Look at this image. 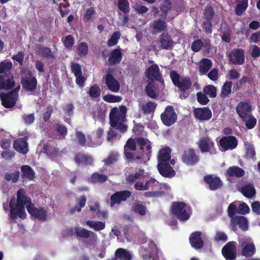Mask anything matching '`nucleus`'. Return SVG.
<instances>
[{
	"label": "nucleus",
	"instance_id": "29",
	"mask_svg": "<svg viewBox=\"0 0 260 260\" xmlns=\"http://www.w3.org/2000/svg\"><path fill=\"white\" fill-rule=\"evenodd\" d=\"M137 144L140 147V149L143 152H145V147H146V154L149 157L152 152L151 142L147 139L143 137H138L136 138Z\"/></svg>",
	"mask_w": 260,
	"mask_h": 260
},
{
	"label": "nucleus",
	"instance_id": "2",
	"mask_svg": "<svg viewBox=\"0 0 260 260\" xmlns=\"http://www.w3.org/2000/svg\"><path fill=\"white\" fill-rule=\"evenodd\" d=\"M127 109L121 105L111 109L109 114V123L111 127H114L121 133H124L127 129V125L124 124L125 120Z\"/></svg>",
	"mask_w": 260,
	"mask_h": 260
},
{
	"label": "nucleus",
	"instance_id": "42",
	"mask_svg": "<svg viewBox=\"0 0 260 260\" xmlns=\"http://www.w3.org/2000/svg\"><path fill=\"white\" fill-rule=\"evenodd\" d=\"M156 107V103L149 101L142 106L141 110L144 114H149L154 112Z\"/></svg>",
	"mask_w": 260,
	"mask_h": 260
},
{
	"label": "nucleus",
	"instance_id": "63",
	"mask_svg": "<svg viewBox=\"0 0 260 260\" xmlns=\"http://www.w3.org/2000/svg\"><path fill=\"white\" fill-rule=\"evenodd\" d=\"M255 151L253 145L248 144L246 147V156L248 159L255 158Z\"/></svg>",
	"mask_w": 260,
	"mask_h": 260
},
{
	"label": "nucleus",
	"instance_id": "27",
	"mask_svg": "<svg viewBox=\"0 0 260 260\" xmlns=\"http://www.w3.org/2000/svg\"><path fill=\"white\" fill-rule=\"evenodd\" d=\"M150 27L152 28V34H157L167 29V24L165 20L157 19L153 21L150 24Z\"/></svg>",
	"mask_w": 260,
	"mask_h": 260
},
{
	"label": "nucleus",
	"instance_id": "35",
	"mask_svg": "<svg viewBox=\"0 0 260 260\" xmlns=\"http://www.w3.org/2000/svg\"><path fill=\"white\" fill-rule=\"evenodd\" d=\"M212 62L209 58L202 59L199 66V71L201 75L206 74L212 67Z\"/></svg>",
	"mask_w": 260,
	"mask_h": 260
},
{
	"label": "nucleus",
	"instance_id": "12",
	"mask_svg": "<svg viewBox=\"0 0 260 260\" xmlns=\"http://www.w3.org/2000/svg\"><path fill=\"white\" fill-rule=\"evenodd\" d=\"M182 161L188 166H194L199 161V156L193 148L185 150L182 155Z\"/></svg>",
	"mask_w": 260,
	"mask_h": 260
},
{
	"label": "nucleus",
	"instance_id": "32",
	"mask_svg": "<svg viewBox=\"0 0 260 260\" xmlns=\"http://www.w3.org/2000/svg\"><path fill=\"white\" fill-rule=\"evenodd\" d=\"M171 148L169 147L161 149L157 155L158 163L169 162L171 157Z\"/></svg>",
	"mask_w": 260,
	"mask_h": 260
},
{
	"label": "nucleus",
	"instance_id": "14",
	"mask_svg": "<svg viewBox=\"0 0 260 260\" xmlns=\"http://www.w3.org/2000/svg\"><path fill=\"white\" fill-rule=\"evenodd\" d=\"M194 117L200 121L209 120L212 117V112L208 107L196 108L193 110Z\"/></svg>",
	"mask_w": 260,
	"mask_h": 260
},
{
	"label": "nucleus",
	"instance_id": "46",
	"mask_svg": "<svg viewBox=\"0 0 260 260\" xmlns=\"http://www.w3.org/2000/svg\"><path fill=\"white\" fill-rule=\"evenodd\" d=\"M132 208L136 213H138L140 215L144 216L146 213V206L138 202L133 203Z\"/></svg>",
	"mask_w": 260,
	"mask_h": 260
},
{
	"label": "nucleus",
	"instance_id": "55",
	"mask_svg": "<svg viewBox=\"0 0 260 260\" xmlns=\"http://www.w3.org/2000/svg\"><path fill=\"white\" fill-rule=\"evenodd\" d=\"M118 7L119 9L123 13L127 14L129 13V5L127 0H118Z\"/></svg>",
	"mask_w": 260,
	"mask_h": 260
},
{
	"label": "nucleus",
	"instance_id": "8",
	"mask_svg": "<svg viewBox=\"0 0 260 260\" xmlns=\"http://www.w3.org/2000/svg\"><path fill=\"white\" fill-rule=\"evenodd\" d=\"M236 110L242 120H246L252 114V106L248 102H240L237 105Z\"/></svg>",
	"mask_w": 260,
	"mask_h": 260
},
{
	"label": "nucleus",
	"instance_id": "15",
	"mask_svg": "<svg viewBox=\"0 0 260 260\" xmlns=\"http://www.w3.org/2000/svg\"><path fill=\"white\" fill-rule=\"evenodd\" d=\"M105 83L108 88L113 92H117L119 91L120 86L118 81L114 78L110 71H108L104 76Z\"/></svg>",
	"mask_w": 260,
	"mask_h": 260
},
{
	"label": "nucleus",
	"instance_id": "26",
	"mask_svg": "<svg viewBox=\"0 0 260 260\" xmlns=\"http://www.w3.org/2000/svg\"><path fill=\"white\" fill-rule=\"evenodd\" d=\"M14 149L18 152L23 154H25L28 151L27 138H20L14 141L13 143Z\"/></svg>",
	"mask_w": 260,
	"mask_h": 260
},
{
	"label": "nucleus",
	"instance_id": "37",
	"mask_svg": "<svg viewBox=\"0 0 260 260\" xmlns=\"http://www.w3.org/2000/svg\"><path fill=\"white\" fill-rule=\"evenodd\" d=\"M145 174V171L143 169H139L138 172L135 173L129 174L126 177V182L129 184H132L136 180L141 178H145L146 176Z\"/></svg>",
	"mask_w": 260,
	"mask_h": 260
},
{
	"label": "nucleus",
	"instance_id": "5",
	"mask_svg": "<svg viewBox=\"0 0 260 260\" xmlns=\"http://www.w3.org/2000/svg\"><path fill=\"white\" fill-rule=\"evenodd\" d=\"M22 72L24 73V75H22L21 79L22 88L26 92H34L37 89L38 84L37 78L32 76L29 70Z\"/></svg>",
	"mask_w": 260,
	"mask_h": 260
},
{
	"label": "nucleus",
	"instance_id": "13",
	"mask_svg": "<svg viewBox=\"0 0 260 260\" xmlns=\"http://www.w3.org/2000/svg\"><path fill=\"white\" fill-rule=\"evenodd\" d=\"M204 180L209 185V189L210 190H216L223 186V183L220 178L211 174L205 176Z\"/></svg>",
	"mask_w": 260,
	"mask_h": 260
},
{
	"label": "nucleus",
	"instance_id": "19",
	"mask_svg": "<svg viewBox=\"0 0 260 260\" xmlns=\"http://www.w3.org/2000/svg\"><path fill=\"white\" fill-rule=\"evenodd\" d=\"M231 227L232 230L236 232L237 230V225L243 231H246L248 229V221L243 216H235L231 219Z\"/></svg>",
	"mask_w": 260,
	"mask_h": 260
},
{
	"label": "nucleus",
	"instance_id": "9",
	"mask_svg": "<svg viewBox=\"0 0 260 260\" xmlns=\"http://www.w3.org/2000/svg\"><path fill=\"white\" fill-rule=\"evenodd\" d=\"M238 140L235 136H228L222 137L219 140L220 147L224 150H233L238 145Z\"/></svg>",
	"mask_w": 260,
	"mask_h": 260
},
{
	"label": "nucleus",
	"instance_id": "60",
	"mask_svg": "<svg viewBox=\"0 0 260 260\" xmlns=\"http://www.w3.org/2000/svg\"><path fill=\"white\" fill-rule=\"evenodd\" d=\"M75 43L74 37L69 35L66 37L64 41H63V45L66 49L71 50Z\"/></svg>",
	"mask_w": 260,
	"mask_h": 260
},
{
	"label": "nucleus",
	"instance_id": "30",
	"mask_svg": "<svg viewBox=\"0 0 260 260\" xmlns=\"http://www.w3.org/2000/svg\"><path fill=\"white\" fill-rule=\"evenodd\" d=\"M21 178L23 181L28 179L32 181L36 178L34 170L28 165H22L21 168Z\"/></svg>",
	"mask_w": 260,
	"mask_h": 260
},
{
	"label": "nucleus",
	"instance_id": "10",
	"mask_svg": "<svg viewBox=\"0 0 260 260\" xmlns=\"http://www.w3.org/2000/svg\"><path fill=\"white\" fill-rule=\"evenodd\" d=\"M236 242H229L222 248L221 252L226 260H235L237 257Z\"/></svg>",
	"mask_w": 260,
	"mask_h": 260
},
{
	"label": "nucleus",
	"instance_id": "39",
	"mask_svg": "<svg viewBox=\"0 0 260 260\" xmlns=\"http://www.w3.org/2000/svg\"><path fill=\"white\" fill-rule=\"evenodd\" d=\"M13 67L10 60H5L0 62V75L11 74L10 71Z\"/></svg>",
	"mask_w": 260,
	"mask_h": 260
},
{
	"label": "nucleus",
	"instance_id": "44",
	"mask_svg": "<svg viewBox=\"0 0 260 260\" xmlns=\"http://www.w3.org/2000/svg\"><path fill=\"white\" fill-rule=\"evenodd\" d=\"M38 52L42 57L46 58H55V56L50 48L41 46L38 48Z\"/></svg>",
	"mask_w": 260,
	"mask_h": 260
},
{
	"label": "nucleus",
	"instance_id": "3",
	"mask_svg": "<svg viewBox=\"0 0 260 260\" xmlns=\"http://www.w3.org/2000/svg\"><path fill=\"white\" fill-rule=\"evenodd\" d=\"M170 77L173 84L178 88L180 96L184 99L187 98L192 86L190 78L188 76H182L175 70L170 71Z\"/></svg>",
	"mask_w": 260,
	"mask_h": 260
},
{
	"label": "nucleus",
	"instance_id": "7",
	"mask_svg": "<svg viewBox=\"0 0 260 260\" xmlns=\"http://www.w3.org/2000/svg\"><path fill=\"white\" fill-rule=\"evenodd\" d=\"M229 61L235 65H242L245 62V52L243 49L237 48L232 50L229 55Z\"/></svg>",
	"mask_w": 260,
	"mask_h": 260
},
{
	"label": "nucleus",
	"instance_id": "43",
	"mask_svg": "<svg viewBox=\"0 0 260 260\" xmlns=\"http://www.w3.org/2000/svg\"><path fill=\"white\" fill-rule=\"evenodd\" d=\"M86 224L90 228L93 229L95 231H100L105 228L106 225L104 222L94 220H87Z\"/></svg>",
	"mask_w": 260,
	"mask_h": 260
},
{
	"label": "nucleus",
	"instance_id": "50",
	"mask_svg": "<svg viewBox=\"0 0 260 260\" xmlns=\"http://www.w3.org/2000/svg\"><path fill=\"white\" fill-rule=\"evenodd\" d=\"M137 142L134 139H128L124 146V153L128 151H134L137 149Z\"/></svg>",
	"mask_w": 260,
	"mask_h": 260
},
{
	"label": "nucleus",
	"instance_id": "1",
	"mask_svg": "<svg viewBox=\"0 0 260 260\" xmlns=\"http://www.w3.org/2000/svg\"><path fill=\"white\" fill-rule=\"evenodd\" d=\"M32 204L31 198L27 196L24 189L19 188L17 191V200L15 205L13 204L12 201L9 204L10 217L12 219H15L17 216L21 219L25 218L26 213L25 211L24 206H26L27 209L28 207L31 206Z\"/></svg>",
	"mask_w": 260,
	"mask_h": 260
},
{
	"label": "nucleus",
	"instance_id": "62",
	"mask_svg": "<svg viewBox=\"0 0 260 260\" xmlns=\"http://www.w3.org/2000/svg\"><path fill=\"white\" fill-rule=\"evenodd\" d=\"M119 156V154L116 152H112L108 156L107 158L104 160L105 164L106 166H110L115 162Z\"/></svg>",
	"mask_w": 260,
	"mask_h": 260
},
{
	"label": "nucleus",
	"instance_id": "56",
	"mask_svg": "<svg viewBox=\"0 0 260 260\" xmlns=\"http://www.w3.org/2000/svg\"><path fill=\"white\" fill-rule=\"evenodd\" d=\"M223 28H224V31H223V34L221 36V40L226 43H230L231 41V30L226 24H225L224 26H221V29H222Z\"/></svg>",
	"mask_w": 260,
	"mask_h": 260
},
{
	"label": "nucleus",
	"instance_id": "17",
	"mask_svg": "<svg viewBox=\"0 0 260 260\" xmlns=\"http://www.w3.org/2000/svg\"><path fill=\"white\" fill-rule=\"evenodd\" d=\"M202 153L208 152L214 147V143L209 136H204L197 143Z\"/></svg>",
	"mask_w": 260,
	"mask_h": 260
},
{
	"label": "nucleus",
	"instance_id": "47",
	"mask_svg": "<svg viewBox=\"0 0 260 260\" xmlns=\"http://www.w3.org/2000/svg\"><path fill=\"white\" fill-rule=\"evenodd\" d=\"M77 54L82 57L85 56L88 53V46L86 43L81 42L79 44L77 47Z\"/></svg>",
	"mask_w": 260,
	"mask_h": 260
},
{
	"label": "nucleus",
	"instance_id": "18",
	"mask_svg": "<svg viewBox=\"0 0 260 260\" xmlns=\"http://www.w3.org/2000/svg\"><path fill=\"white\" fill-rule=\"evenodd\" d=\"M145 76L150 81H160L162 79L158 66L154 63L150 66L145 72Z\"/></svg>",
	"mask_w": 260,
	"mask_h": 260
},
{
	"label": "nucleus",
	"instance_id": "41",
	"mask_svg": "<svg viewBox=\"0 0 260 260\" xmlns=\"http://www.w3.org/2000/svg\"><path fill=\"white\" fill-rule=\"evenodd\" d=\"M115 255L120 260H131L132 258V254L129 251L121 248L115 251Z\"/></svg>",
	"mask_w": 260,
	"mask_h": 260
},
{
	"label": "nucleus",
	"instance_id": "61",
	"mask_svg": "<svg viewBox=\"0 0 260 260\" xmlns=\"http://www.w3.org/2000/svg\"><path fill=\"white\" fill-rule=\"evenodd\" d=\"M103 99L105 101L108 103L120 102L122 100L121 96L111 94H108L104 95Z\"/></svg>",
	"mask_w": 260,
	"mask_h": 260
},
{
	"label": "nucleus",
	"instance_id": "28",
	"mask_svg": "<svg viewBox=\"0 0 260 260\" xmlns=\"http://www.w3.org/2000/svg\"><path fill=\"white\" fill-rule=\"evenodd\" d=\"M122 56L121 49L118 47L110 52L108 59L109 63L111 65L119 64L122 59Z\"/></svg>",
	"mask_w": 260,
	"mask_h": 260
},
{
	"label": "nucleus",
	"instance_id": "59",
	"mask_svg": "<svg viewBox=\"0 0 260 260\" xmlns=\"http://www.w3.org/2000/svg\"><path fill=\"white\" fill-rule=\"evenodd\" d=\"M120 33L119 31H115L108 40L107 45L109 47H112L116 45L120 38Z\"/></svg>",
	"mask_w": 260,
	"mask_h": 260
},
{
	"label": "nucleus",
	"instance_id": "48",
	"mask_svg": "<svg viewBox=\"0 0 260 260\" xmlns=\"http://www.w3.org/2000/svg\"><path fill=\"white\" fill-rule=\"evenodd\" d=\"M233 82L231 81H226L221 87V96L222 98L227 97L232 92Z\"/></svg>",
	"mask_w": 260,
	"mask_h": 260
},
{
	"label": "nucleus",
	"instance_id": "54",
	"mask_svg": "<svg viewBox=\"0 0 260 260\" xmlns=\"http://www.w3.org/2000/svg\"><path fill=\"white\" fill-rule=\"evenodd\" d=\"M20 177V172L19 171H16L12 174L6 173L4 175L5 180L8 181H12L13 183H16L18 181Z\"/></svg>",
	"mask_w": 260,
	"mask_h": 260
},
{
	"label": "nucleus",
	"instance_id": "49",
	"mask_svg": "<svg viewBox=\"0 0 260 260\" xmlns=\"http://www.w3.org/2000/svg\"><path fill=\"white\" fill-rule=\"evenodd\" d=\"M145 91L147 95L151 99H156L157 94L155 90V86L151 81H149L145 87Z\"/></svg>",
	"mask_w": 260,
	"mask_h": 260
},
{
	"label": "nucleus",
	"instance_id": "33",
	"mask_svg": "<svg viewBox=\"0 0 260 260\" xmlns=\"http://www.w3.org/2000/svg\"><path fill=\"white\" fill-rule=\"evenodd\" d=\"M159 42L163 49L168 50L173 46V41L168 34L162 33L159 37Z\"/></svg>",
	"mask_w": 260,
	"mask_h": 260
},
{
	"label": "nucleus",
	"instance_id": "31",
	"mask_svg": "<svg viewBox=\"0 0 260 260\" xmlns=\"http://www.w3.org/2000/svg\"><path fill=\"white\" fill-rule=\"evenodd\" d=\"M74 160L78 165L81 164L92 165L93 164V159L91 156L81 153L76 154L74 157Z\"/></svg>",
	"mask_w": 260,
	"mask_h": 260
},
{
	"label": "nucleus",
	"instance_id": "38",
	"mask_svg": "<svg viewBox=\"0 0 260 260\" xmlns=\"http://www.w3.org/2000/svg\"><path fill=\"white\" fill-rule=\"evenodd\" d=\"M53 129L58 134L59 139H64L68 134V129L63 124L57 123L53 125Z\"/></svg>",
	"mask_w": 260,
	"mask_h": 260
},
{
	"label": "nucleus",
	"instance_id": "22",
	"mask_svg": "<svg viewBox=\"0 0 260 260\" xmlns=\"http://www.w3.org/2000/svg\"><path fill=\"white\" fill-rule=\"evenodd\" d=\"M201 235V232L196 231L192 233L189 236V243L191 246L196 249H201L204 246V242Z\"/></svg>",
	"mask_w": 260,
	"mask_h": 260
},
{
	"label": "nucleus",
	"instance_id": "6",
	"mask_svg": "<svg viewBox=\"0 0 260 260\" xmlns=\"http://www.w3.org/2000/svg\"><path fill=\"white\" fill-rule=\"evenodd\" d=\"M160 118L164 125L170 126L175 123L177 115L172 106H167L163 113L161 114Z\"/></svg>",
	"mask_w": 260,
	"mask_h": 260
},
{
	"label": "nucleus",
	"instance_id": "20",
	"mask_svg": "<svg viewBox=\"0 0 260 260\" xmlns=\"http://www.w3.org/2000/svg\"><path fill=\"white\" fill-rule=\"evenodd\" d=\"M15 85L14 77L12 74L0 75V89L10 90Z\"/></svg>",
	"mask_w": 260,
	"mask_h": 260
},
{
	"label": "nucleus",
	"instance_id": "58",
	"mask_svg": "<svg viewBox=\"0 0 260 260\" xmlns=\"http://www.w3.org/2000/svg\"><path fill=\"white\" fill-rule=\"evenodd\" d=\"M124 156L127 161L129 162H134L136 160H141L142 157L136 154V153L131 151L124 153Z\"/></svg>",
	"mask_w": 260,
	"mask_h": 260
},
{
	"label": "nucleus",
	"instance_id": "25",
	"mask_svg": "<svg viewBox=\"0 0 260 260\" xmlns=\"http://www.w3.org/2000/svg\"><path fill=\"white\" fill-rule=\"evenodd\" d=\"M0 98L2 105L6 108L14 107L18 99L11 94L10 93H2L0 94Z\"/></svg>",
	"mask_w": 260,
	"mask_h": 260
},
{
	"label": "nucleus",
	"instance_id": "24",
	"mask_svg": "<svg viewBox=\"0 0 260 260\" xmlns=\"http://www.w3.org/2000/svg\"><path fill=\"white\" fill-rule=\"evenodd\" d=\"M157 169L160 175L165 177L171 178L176 174L175 171L169 162L158 163Z\"/></svg>",
	"mask_w": 260,
	"mask_h": 260
},
{
	"label": "nucleus",
	"instance_id": "45",
	"mask_svg": "<svg viewBox=\"0 0 260 260\" xmlns=\"http://www.w3.org/2000/svg\"><path fill=\"white\" fill-rule=\"evenodd\" d=\"M44 152L49 157H55L58 154V149L52 147L48 144H45L43 146Z\"/></svg>",
	"mask_w": 260,
	"mask_h": 260
},
{
	"label": "nucleus",
	"instance_id": "52",
	"mask_svg": "<svg viewBox=\"0 0 260 260\" xmlns=\"http://www.w3.org/2000/svg\"><path fill=\"white\" fill-rule=\"evenodd\" d=\"M214 15V9L210 5H208L203 11V16L205 20H212Z\"/></svg>",
	"mask_w": 260,
	"mask_h": 260
},
{
	"label": "nucleus",
	"instance_id": "23",
	"mask_svg": "<svg viewBox=\"0 0 260 260\" xmlns=\"http://www.w3.org/2000/svg\"><path fill=\"white\" fill-rule=\"evenodd\" d=\"M244 174V170L242 168L236 166L229 167L225 172V176L229 181L233 177L241 178Z\"/></svg>",
	"mask_w": 260,
	"mask_h": 260
},
{
	"label": "nucleus",
	"instance_id": "34",
	"mask_svg": "<svg viewBox=\"0 0 260 260\" xmlns=\"http://www.w3.org/2000/svg\"><path fill=\"white\" fill-rule=\"evenodd\" d=\"M74 234L77 237L85 239L96 236L94 232L81 227H75Z\"/></svg>",
	"mask_w": 260,
	"mask_h": 260
},
{
	"label": "nucleus",
	"instance_id": "11",
	"mask_svg": "<svg viewBox=\"0 0 260 260\" xmlns=\"http://www.w3.org/2000/svg\"><path fill=\"white\" fill-rule=\"evenodd\" d=\"M240 247L241 249V254L245 257H251L256 252V248L253 242L242 240L240 242Z\"/></svg>",
	"mask_w": 260,
	"mask_h": 260
},
{
	"label": "nucleus",
	"instance_id": "16",
	"mask_svg": "<svg viewBox=\"0 0 260 260\" xmlns=\"http://www.w3.org/2000/svg\"><path fill=\"white\" fill-rule=\"evenodd\" d=\"M131 196V192L127 190L115 192L110 197L111 206L120 204L121 202L125 201Z\"/></svg>",
	"mask_w": 260,
	"mask_h": 260
},
{
	"label": "nucleus",
	"instance_id": "64",
	"mask_svg": "<svg viewBox=\"0 0 260 260\" xmlns=\"http://www.w3.org/2000/svg\"><path fill=\"white\" fill-rule=\"evenodd\" d=\"M204 46V43L201 39L195 40L191 44V50L194 52L200 51Z\"/></svg>",
	"mask_w": 260,
	"mask_h": 260
},
{
	"label": "nucleus",
	"instance_id": "36",
	"mask_svg": "<svg viewBox=\"0 0 260 260\" xmlns=\"http://www.w3.org/2000/svg\"><path fill=\"white\" fill-rule=\"evenodd\" d=\"M240 191L245 197L250 199L254 197L256 194V190L252 184L249 183L242 186Z\"/></svg>",
	"mask_w": 260,
	"mask_h": 260
},
{
	"label": "nucleus",
	"instance_id": "53",
	"mask_svg": "<svg viewBox=\"0 0 260 260\" xmlns=\"http://www.w3.org/2000/svg\"><path fill=\"white\" fill-rule=\"evenodd\" d=\"M101 92V90L99 86L95 84L90 87L88 94L91 98L96 99L100 96Z\"/></svg>",
	"mask_w": 260,
	"mask_h": 260
},
{
	"label": "nucleus",
	"instance_id": "40",
	"mask_svg": "<svg viewBox=\"0 0 260 260\" xmlns=\"http://www.w3.org/2000/svg\"><path fill=\"white\" fill-rule=\"evenodd\" d=\"M108 180V177L98 172L93 173L89 178V181L92 183H102Z\"/></svg>",
	"mask_w": 260,
	"mask_h": 260
},
{
	"label": "nucleus",
	"instance_id": "21",
	"mask_svg": "<svg viewBox=\"0 0 260 260\" xmlns=\"http://www.w3.org/2000/svg\"><path fill=\"white\" fill-rule=\"evenodd\" d=\"M27 211L31 216L39 220L45 221L47 219V212L43 208H36L32 204L27 207Z\"/></svg>",
	"mask_w": 260,
	"mask_h": 260
},
{
	"label": "nucleus",
	"instance_id": "4",
	"mask_svg": "<svg viewBox=\"0 0 260 260\" xmlns=\"http://www.w3.org/2000/svg\"><path fill=\"white\" fill-rule=\"evenodd\" d=\"M186 205L184 202H174L171 207V211L174 216L179 221H185L190 217V214L185 209Z\"/></svg>",
	"mask_w": 260,
	"mask_h": 260
},
{
	"label": "nucleus",
	"instance_id": "57",
	"mask_svg": "<svg viewBox=\"0 0 260 260\" xmlns=\"http://www.w3.org/2000/svg\"><path fill=\"white\" fill-rule=\"evenodd\" d=\"M204 93L209 95L210 98H215L217 95V89L212 85H206L203 89Z\"/></svg>",
	"mask_w": 260,
	"mask_h": 260
},
{
	"label": "nucleus",
	"instance_id": "51",
	"mask_svg": "<svg viewBox=\"0 0 260 260\" xmlns=\"http://www.w3.org/2000/svg\"><path fill=\"white\" fill-rule=\"evenodd\" d=\"M248 0H241V2L238 4L235 8V13L237 15L241 16L246 10L248 7Z\"/></svg>",
	"mask_w": 260,
	"mask_h": 260
}]
</instances>
